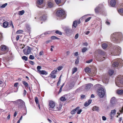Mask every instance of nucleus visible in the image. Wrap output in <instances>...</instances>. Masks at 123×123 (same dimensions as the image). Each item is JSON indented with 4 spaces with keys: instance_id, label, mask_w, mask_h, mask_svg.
<instances>
[{
    "instance_id": "f257e3e1",
    "label": "nucleus",
    "mask_w": 123,
    "mask_h": 123,
    "mask_svg": "<svg viewBox=\"0 0 123 123\" xmlns=\"http://www.w3.org/2000/svg\"><path fill=\"white\" fill-rule=\"evenodd\" d=\"M111 38H112V40L115 42L118 43L123 39V36L121 32H117L115 34H111Z\"/></svg>"
},
{
    "instance_id": "f03ea898",
    "label": "nucleus",
    "mask_w": 123,
    "mask_h": 123,
    "mask_svg": "<svg viewBox=\"0 0 123 123\" xmlns=\"http://www.w3.org/2000/svg\"><path fill=\"white\" fill-rule=\"evenodd\" d=\"M116 85L119 87H123V75H118L115 79Z\"/></svg>"
},
{
    "instance_id": "7ed1b4c3",
    "label": "nucleus",
    "mask_w": 123,
    "mask_h": 123,
    "mask_svg": "<svg viewBox=\"0 0 123 123\" xmlns=\"http://www.w3.org/2000/svg\"><path fill=\"white\" fill-rule=\"evenodd\" d=\"M56 14L57 16L62 19L65 18L66 16L65 11L62 9L58 10Z\"/></svg>"
},
{
    "instance_id": "20e7f679",
    "label": "nucleus",
    "mask_w": 123,
    "mask_h": 123,
    "mask_svg": "<svg viewBox=\"0 0 123 123\" xmlns=\"http://www.w3.org/2000/svg\"><path fill=\"white\" fill-rule=\"evenodd\" d=\"M97 93L99 97L100 98H103L105 96L106 92L104 88H101L100 89L97 90Z\"/></svg>"
},
{
    "instance_id": "39448f33",
    "label": "nucleus",
    "mask_w": 123,
    "mask_h": 123,
    "mask_svg": "<svg viewBox=\"0 0 123 123\" xmlns=\"http://www.w3.org/2000/svg\"><path fill=\"white\" fill-rule=\"evenodd\" d=\"M49 105L50 107L49 108V110H52L51 108L53 109V111H57L59 110V108L55 106V103L52 101H50L49 103Z\"/></svg>"
},
{
    "instance_id": "423d86ee",
    "label": "nucleus",
    "mask_w": 123,
    "mask_h": 123,
    "mask_svg": "<svg viewBox=\"0 0 123 123\" xmlns=\"http://www.w3.org/2000/svg\"><path fill=\"white\" fill-rule=\"evenodd\" d=\"M121 51V48L119 47H117L116 49L113 51L111 54L114 55H119Z\"/></svg>"
},
{
    "instance_id": "0eeeda50",
    "label": "nucleus",
    "mask_w": 123,
    "mask_h": 123,
    "mask_svg": "<svg viewBox=\"0 0 123 123\" xmlns=\"http://www.w3.org/2000/svg\"><path fill=\"white\" fill-rule=\"evenodd\" d=\"M1 50L2 51H3V52L1 53L0 52V54L2 55L8 52V49L7 47L5 45H2L0 46Z\"/></svg>"
},
{
    "instance_id": "6e6552de",
    "label": "nucleus",
    "mask_w": 123,
    "mask_h": 123,
    "mask_svg": "<svg viewBox=\"0 0 123 123\" xmlns=\"http://www.w3.org/2000/svg\"><path fill=\"white\" fill-rule=\"evenodd\" d=\"M23 51L24 54L26 55H27L30 54L31 53V48L29 46H27L23 50Z\"/></svg>"
},
{
    "instance_id": "1a4fd4ad",
    "label": "nucleus",
    "mask_w": 123,
    "mask_h": 123,
    "mask_svg": "<svg viewBox=\"0 0 123 123\" xmlns=\"http://www.w3.org/2000/svg\"><path fill=\"white\" fill-rule=\"evenodd\" d=\"M99 53L101 55L104 56L101 59H100V62H102L105 59V56H106V53L104 51H103L101 50H100L99 51Z\"/></svg>"
},
{
    "instance_id": "9d476101",
    "label": "nucleus",
    "mask_w": 123,
    "mask_h": 123,
    "mask_svg": "<svg viewBox=\"0 0 123 123\" xmlns=\"http://www.w3.org/2000/svg\"><path fill=\"white\" fill-rule=\"evenodd\" d=\"M116 101L115 98L114 97H113L111 100L110 106L111 107L114 106L116 104Z\"/></svg>"
},
{
    "instance_id": "9b49d317",
    "label": "nucleus",
    "mask_w": 123,
    "mask_h": 123,
    "mask_svg": "<svg viewBox=\"0 0 123 123\" xmlns=\"http://www.w3.org/2000/svg\"><path fill=\"white\" fill-rule=\"evenodd\" d=\"M75 84V83L74 82H71L69 83L68 90L71 89L74 86Z\"/></svg>"
},
{
    "instance_id": "f8f14e48",
    "label": "nucleus",
    "mask_w": 123,
    "mask_h": 123,
    "mask_svg": "<svg viewBox=\"0 0 123 123\" xmlns=\"http://www.w3.org/2000/svg\"><path fill=\"white\" fill-rule=\"evenodd\" d=\"M93 86V85L91 84H89L86 85L85 87V88L86 90H88Z\"/></svg>"
},
{
    "instance_id": "ddd939ff",
    "label": "nucleus",
    "mask_w": 123,
    "mask_h": 123,
    "mask_svg": "<svg viewBox=\"0 0 123 123\" xmlns=\"http://www.w3.org/2000/svg\"><path fill=\"white\" fill-rule=\"evenodd\" d=\"M94 87L95 89H97L98 90L100 89L101 88H103L102 87V86L99 84H97L95 85Z\"/></svg>"
},
{
    "instance_id": "4468645a",
    "label": "nucleus",
    "mask_w": 123,
    "mask_h": 123,
    "mask_svg": "<svg viewBox=\"0 0 123 123\" xmlns=\"http://www.w3.org/2000/svg\"><path fill=\"white\" fill-rule=\"evenodd\" d=\"M23 84L25 86V87L26 88H29L30 91H31V89L30 86H29L28 83L25 81H22Z\"/></svg>"
},
{
    "instance_id": "2eb2a0df",
    "label": "nucleus",
    "mask_w": 123,
    "mask_h": 123,
    "mask_svg": "<svg viewBox=\"0 0 123 123\" xmlns=\"http://www.w3.org/2000/svg\"><path fill=\"white\" fill-rule=\"evenodd\" d=\"M12 102L14 103H15L16 104H18L19 106L20 104L21 103L23 102V100L21 99H19L15 101Z\"/></svg>"
},
{
    "instance_id": "dca6fc26",
    "label": "nucleus",
    "mask_w": 123,
    "mask_h": 123,
    "mask_svg": "<svg viewBox=\"0 0 123 123\" xmlns=\"http://www.w3.org/2000/svg\"><path fill=\"white\" fill-rule=\"evenodd\" d=\"M24 107H25V108L26 107L25 105V103L23 100V102L21 103L18 106V108H20Z\"/></svg>"
},
{
    "instance_id": "f3484780",
    "label": "nucleus",
    "mask_w": 123,
    "mask_h": 123,
    "mask_svg": "<svg viewBox=\"0 0 123 123\" xmlns=\"http://www.w3.org/2000/svg\"><path fill=\"white\" fill-rule=\"evenodd\" d=\"M9 23L7 21H5L3 22L2 24L3 27L4 28H6L8 27Z\"/></svg>"
},
{
    "instance_id": "a211bd4d",
    "label": "nucleus",
    "mask_w": 123,
    "mask_h": 123,
    "mask_svg": "<svg viewBox=\"0 0 123 123\" xmlns=\"http://www.w3.org/2000/svg\"><path fill=\"white\" fill-rule=\"evenodd\" d=\"M74 109L76 110V112H77V113L78 114H80L82 111L81 109L80 110V107L79 106L77 107Z\"/></svg>"
},
{
    "instance_id": "6ab92c4d",
    "label": "nucleus",
    "mask_w": 123,
    "mask_h": 123,
    "mask_svg": "<svg viewBox=\"0 0 123 123\" xmlns=\"http://www.w3.org/2000/svg\"><path fill=\"white\" fill-rule=\"evenodd\" d=\"M116 1L115 0H111L110 2V5L112 7H114L116 5Z\"/></svg>"
},
{
    "instance_id": "aec40b11",
    "label": "nucleus",
    "mask_w": 123,
    "mask_h": 123,
    "mask_svg": "<svg viewBox=\"0 0 123 123\" xmlns=\"http://www.w3.org/2000/svg\"><path fill=\"white\" fill-rule=\"evenodd\" d=\"M92 101L91 100H89L88 101L85 102L84 105V106L86 107L88 106L91 103Z\"/></svg>"
},
{
    "instance_id": "412c9836",
    "label": "nucleus",
    "mask_w": 123,
    "mask_h": 123,
    "mask_svg": "<svg viewBox=\"0 0 123 123\" xmlns=\"http://www.w3.org/2000/svg\"><path fill=\"white\" fill-rule=\"evenodd\" d=\"M38 73L40 74H44L45 75H46L48 74L47 72L45 70H40L39 71V72Z\"/></svg>"
},
{
    "instance_id": "4be33fe9",
    "label": "nucleus",
    "mask_w": 123,
    "mask_h": 123,
    "mask_svg": "<svg viewBox=\"0 0 123 123\" xmlns=\"http://www.w3.org/2000/svg\"><path fill=\"white\" fill-rule=\"evenodd\" d=\"M48 5L49 7L51 8L53 6V4L51 1H49L48 2Z\"/></svg>"
},
{
    "instance_id": "5701e85b",
    "label": "nucleus",
    "mask_w": 123,
    "mask_h": 123,
    "mask_svg": "<svg viewBox=\"0 0 123 123\" xmlns=\"http://www.w3.org/2000/svg\"><path fill=\"white\" fill-rule=\"evenodd\" d=\"M119 65L118 62H114L112 65V66L114 67H118Z\"/></svg>"
},
{
    "instance_id": "b1692460",
    "label": "nucleus",
    "mask_w": 123,
    "mask_h": 123,
    "mask_svg": "<svg viewBox=\"0 0 123 123\" xmlns=\"http://www.w3.org/2000/svg\"><path fill=\"white\" fill-rule=\"evenodd\" d=\"M85 71L86 73H90L91 72V69L88 68L86 67L85 69Z\"/></svg>"
},
{
    "instance_id": "393cba45",
    "label": "nucleus",
    "mask_w": 123,
    "mask_h": 123,
    "mask_svg": "<svg viewBox=\"0 0 123 123\" xmlns=\"http://www.w3.org/2000/svg\"><path fill=\"white\" fill-rule=\"evenodd\" d=\"M40 19L43 21H45L46 19V17L44 15H43L40 18Z\"/></svg>"
},
{
    "instance_id": "a878e982",
    "label": "nucleus",
    "mask_w": 123,
    "mask_h": 123,
    "mask_svg": "<svg viewBox=\"0 0 123 123\" xmlns=\"http://www.w3.org/2000/svg\"><path fill=\"white\" fill-rule=\"evenodd\" d=\"M117 93L119 95H122L123 93V90H118L117 91Z\"/></svg>"
},
{
    "instance_id": "bb28decb",
    "label": "nucleus",
    "mask_w": 123,
    "mask_h": 123,
    "mask_svg": "<svg viewBox=\"0 0 123 123\" xmlns=\"http://www.w3.org/2000/svg\"><path fill=\"white\" fill-rule=\"evenodd\" d=\"M114 73V71L113 70L110 69L109 70L108 73L109 75L111 76Z\"/></svg>"
},
{
    "instance_id": "cd10ccee",
    "label": "nucleus",
    "mask_w": 123,
    "mask_h": 123,
    "mask_svg": "<svg viewBox=\"0 0 123 123\" xmlns=\"http://www.w3.org/2000/svg\"><path fill=\"white\" fill-rule=\"evenodd\" d=\"M109 80V78L105 77L103 79V81L104 82H105V83H107L108 82Z\"/></svg>"
},
{
    "instance_id": "c85d7f7f",
    "label": "nucleus",
    "mask_w": 123,
    "mask_h": 123,
    "mask_svg": "<svg viewBox=\"0 0 123 123\" xmlns=\"http://www.w3.org/2000/svg\"><path fill=\"white\" fill-rule=\"evenodd\" d=\"M77 25V22L76 21H74L73 22L72 25L73 27H74V28H76Z\"/></svg>"
},
{
    "instance_id": "c756f323",
    "label": "nucleus",
    "mask_w": 123,
    "mask_h": 123,
    "mask_svg": "<svg viewBox=\"0 0 123 123\" xmlns=\"http://www.w3.org/2000/svg\"><path fill=\"white\" fill-rule=\"evenodd\" d=\"M118 12L120 15H123V8L119 9L118 11Z\"/></svg>"
},
{
    "instance_id": "7c9ffc66",
    "label": "nucleus",
    "mask_w": 123,
    "mask_h": 123,
    "mask_svg": "<svg viewBox=\"0 0 123 123\" xmlns=\"http://www.w3.org/2000/svg\"><path fill=\"white\" fill-rule=\"evenodd\" d=\"M92 110L93 111H98L99 110V108L96 106H95L93 107Z\"/></svg>"
},
{
    "instance_id": "2f4dec72",
    "label": "nucleus",
    "mask_w": 123,
    "mask_h": 123,
    "mask_svg": "<svg viewBox=\"0 0 123 123\" xmlns=\"http://www.w3.org/2000/svg\"><path fill=\"white\" fill-rule=\"evenodd\" d=\"M5 20L4 19V17H1L0 18V23L1 25L2 24V23L5 21Z\"/></svg>"
},
{
    "instance_id": "473e14b6",
    "label": "nucleus",
    "mask_w": 123,
    "mask_h": 123,
    "mask_svg": "<svg viewBox=\"0 0 123 123\" xmlns=\"http://www.w3.org/2000/svg\"><path fill=\"white\" fill-rule=\"evenodd\" d=\"M65 31L67 34H68L70 33L71 30L69 28H66L65 29Z\"/></svg>"
},
{
    "instance_id": "72a5a7b5",
    "label": "nucleus",
    "mask_w": 123,
    "mask_h": 123,
    "mask_svg": "<svg viewBox=\"0 0 123 123\" xmlns=\"http://www.w3.org/2000/svg\"><path fill=\"white\" fill-rule=\"evenodd\" d=\"M77 69L76 68L74 67L72 69V74H74L77 71Z\"/></svg>"
},
{
    "instance_id": "f704fd0d",
    "label": "nucleus",
    "mask_w": 123,
    "mask_h": 123,
    "mask_svg": "<svg viewBox=\"0 0 123 123\" xmlns=\"http://www.w3.org/2000/svg\"><path fill=\"white\" fill-rule=\"evenodd\" d=\"M102 46L103 48L105 49L107 47V45L106 43H104L102 44Z\"/></svg>"
},
{
    "instance_id": "c9c22d12",
    "label": "nucleus",
    "mask_w": 123,
    "mask_h": 123,
    "mask_svg": "<svg viewBox=\"0 0 123 123\" xmlns=\"http://www.w3.org/2000/svg\"><path fill=\"white\" fill-rule=\"evenodd\" d=\"M51 40H55V39H59L60 38L58 37H57L55 36H52L51 37Z\"/></svg>"
},
{
    "instance_id": "e433bc0d",
    "label": "nucleus",
    "mask_w": 123,
    "mask_h": 123,
    "mask_svg": "<svg viewBox=\"0 0 123 123\" xmlns=\"http://www.w3.org/2000/svg\"><path fill=\"white\" fill-rule=\"evenodd\" d=\"M18 83H17V82L15 83L14 84V87H16V88L17 89V90L16 91H14V92H17L18 91Z\"/></svg>"
},
{
    "instance_id": "4c0bfd02",
    "label": "nucleus",
    "mask_w": 123,
    "mask_h": 123,
    "mask_svg": "<svg viewBox=\"0 0 123 123\" xmlns=\"http://www.w3.org/2000/svg\"><path fill=\"white\" fill-rule=\"evenodd\" d=\"M43 2V0H38L37 1V4L39 5H41Z\"/></svg>"
},
{
    "instance_id": "58836bf2",
    "label": "nucleus",
    "mask_w": 123,
    "mask_h": 123,
    "mask_svg": "<svg viewBox=\"0 0 123 123\" xmlns=\"http://www.w3.org/2000/svg\"><path fill=\"white\" fill-rule=\"evenodd\" d=\"M116 111L115 110H111V112L110 113L115 115L116 114Z\"/></svg>"
},
{
    "instance_id": "ea45409f",
    "label": "nucleus",
    "mask_w": 123,
    "mask_h": 123,
    "mask_svg": "<svg viewBox=\"0 0 123 123\" xmlns=\"http://www.w3.org/2000/svg\"><path fill=\"white\" fill-rule=\"evenodd\" d=\"M23 32V31L22 30H18L16 32V33L17 34L21 33Z\"/></svg>"
},
{
    "instance_id": "a19ab883",
    "label": "nucleus",
    "mask_w": 123,
    "mask_h": 123,
    "mask_svg": "<svg viewBox=\"0 0 123 123\" xmlns=\"http://www.w3.org/2000/svg\"><path fill=\"white\" fill-rule=\"evenodd\" d=\"M87 50V49L86 48V47H84L82 49V53H84Z\"/></svg>"
},
{
    "instance_id": "79ce46f5",
    "label": "nucleus",
    "mask_w": 123,
    "mask_h": 123,
    "mask_svg": "<svg viewBox=\"0 0 123 123\" xmlns=\"http://www.w3.org/2000/svg\"><path fill=\"white\" fill-rule=\"evenodd\" d=\"M25 12V11L24 10H22L21 11H19L18 13V14L20 15H23Z\"/></svg>"
},
{
    "instance_id": "37998d69",
    "label": "nucleus",
    "mask_w": 123,
    "mask_h": 123,
    "mask_svg": "<svg viewBox=\"0 0 123 123\" xmlns=\"http://www.w3.org/2000/svg\"><path fill=\"white\" fill-rule=\"evenodd\" d=\"M55 33L56 34H57L60 35H61L62 34V33L60 31H58V30L56 31L55 32Z\"/></svg>"
},
{
    "instance_id": "c03bdc74",
    "label": "nucleus",
    "mask_w": 123,
    "mask_h": 123,
    "mask_svg": "<svg viewBox=\"0 0 123 123\" xmlns=\"http://www.w3.org/2000/svg\"><path fill=\"white\" fill-rule=\"evenodd\" d=\"M55 1L57 4H59L61 2V0H55Z\"/></svg>"
},
{
    "instance_id": "a18cd8bd",
    "label": "nucleus",
    "mask_w": 123,
    "mask_h": 123,
    "mask_svg": "<svg viewBox=\"0 0 123 123\" xmlns=\"http://www.w3.org/2000/svg\"><path fill=\"white\" fill-rule=\"evenodd\" d=\"M60 100L61 101H65L66 100V99L64 97H61L60 98Z\"/></svg>"
},
{
    "instance_id": "49530a36",
    "label": "nucleus",
    "mask_w": 123,
    "mask_h": 123,
    "mask_svg": "<svg viewBox=\"0 0 123 123\" xmlns=\"http://www.w3.org/2000/svg\"><path fill=\"white\" fill-rule=\"evenodd\" d=\"M57 71V69H55L52 72L51 74H54Z\"/></svg>"
},
{
    "instance_id": "de8ad7c7",
    "label": "nucleus",
    "mask_w": 123,
    "mask_h": 123,
    "mask_svg": "<svg viewBox=\"0 0 123 123\" xmlns=\"http://www.w3.org/2000/svg\"><path fill=\"white\" fill-rule=\"evenodd\" d=\"M76 113V110L74 109L71 111L70 113L72 114H74Z\"/></svg>"
},
{
    "instance_id": "09e8293b",
    "label": "nucleus",
    "mask_w": 123,
    "mask_h": 123,
    "mask_svg": "<svg viewBox=\"0 0 123 123\" xmlns=\"http://www.w3.org/2000/svg\"><path fill=\"white\" fill-rule=\"evenodd\" d=\"M99 7H97L95 9V12L96 13H98L99 12Z\"/></svg>"
},
{
    "instance_id": "8fccbe9b",
    "label": "nucleus",
    "mask_w": 123,
    "mask_h": 123,
    "mask_svg": "<svg viewBox=\"0 0 123 123\" xmlns=\"http://www.w3.org/2000/svg\"><path fill=\"white\" fill-rule=\"evenodd\" d=\"M22 59L23 60H25V61H27V60L28 58L27 57L25 56H23L22 57Z\"/></svg>"
},
{
    "instance_id": "3c124183",
    "label": "nucleus",
    "mask_w": 123,
    "mask_h": 123,
    "mask_svg": "<svg viewBox=\"0 0 123 123\" xmlns=\"http://www.w3.org/2000/svg\"><path fill=\"white\" fill-rule=\"evenodd\" d=\"M7 5V3H5L3 4L2 5L0 6L1 8H4Z\"/></svg>"
},
{
    "instance_id": "603ef678",
    "label": "nucleus",
    "mask_w": 123,
    "mask_h": 123,
    "mask_svg": "<svg viewBox=\"0 0 123 123\" xmlns=\"http://www.w3.org/2000/svg\"><path fill=\"white\" fill-rule=\"evenodd\" d=\"M35 101L36 103L37 104H38V98L36 97H35Z\"/></svg>"
},
{
    "instance_id": "864d4df0",
    "label": "nucleus",
    "mask_w": 123,
    "mask_h": 123,
    "mask_svg": "<svg viewBox=\"0 0 123 123\" xmlns=\"http://www.w3.org/2000/svg\"><path fill=\"white\" fill-rule=\"evenodd\" d=\"M80 97L81 99H83L86 98L85 95H80Z\"/></svg>"
},
{
    "instance_id": "5fc2aeb1",
    "label": "nucleus",
    "mask_w": 123,
    "mask_h": 123,
    "mask_svg": "<svg viewBox=\"0 0 123 123\" xmlns=\"http://www.w3.org/2000/svg\"><path fill=\"white\" fill-rule=\"evenodd\" d=\"M13 58L11 56L8 57V60H7L6 61H12V60L13 59Z\"/></svg>"
},
{
    "instance_id": "6e6d98bb",
    "label": "nucleus",
    "mask_w": 123,
    "mask_h": 123,
    "mask_svg": "<svg viewBox=\"0 0 123 123\" xmlns=\"http://www.w3.org/2000/svg\"><path fill=\"white\" fill-rule=\"evenodd\" d=\"M63 67L62 66H60L57 68V69L58 71H60L63 68Z\"/></svg>"
},
{
    "instance_id": "4d7b16f0",
    "label": "nucleus",
    "mask_w": 123,
    "mask_h": 123,
    "mask_svg": "<svg viewBox=\"0 0 123 123\" xmlns=\"http://www.w3.org/2000/svg\"><path fill=\"white\" fill-rule=\"evenodd\" d=\"M41 66H38L37 67V70L38 72H39V71L41 69Z\"/></svg>"
},
{
    "instance_id": "13d9d810",
    "label": "nucleus",
    "mask_w": 123,
    "mask_h": 123,
    "mask_svg": "<svg viewBox=\"0 0 123 123\" xmlns=\"http://www.w3.org/2000/svg\"><path fill=\"white\" fill-rule=\"evenodd\" d=\"M91 18V17H90L88 18H87L85 20V22H88V21H89L90 20V19Z\"/></svg>"
},
{
    "instance_id": "bf43d9fd",
    "label": "nucleus",
    "mask_w": 123,
    "mask_h": 123,
    "mask_svg": "<svg viewBox=\"0 0 123 123\" xmlns=\"http://www.w3.org/2000/svg\"><path fill=\"white\" fill-rule=\"evenodd\" d=\"M29 58L30 59L33 60L34 59V57L32 55H30L29 56Z\"/></svg>"
},
{
    "instance_id": "052dcab7",
    "label": "nucleus",
    "mask_w": 123,
    "mask_h": 123,
    "mask_svg": "<svg viewBox=\"0 0 123 123\" xmlns=\"http://www.w3.org/2000/svg\"><path fill=\"white\" fill-rule=\"evenodd\" d=\"M116 61H117V62H122V59L120 58H117L116 59Z\"/></svg>"
},
{
    "instance_id": "680f3d73",
    "label": "nucleus",
    "mask_w": 123,
    "mask_h": 123,
    "mask_svg": "<svg viewBox=\"0 0 123 123\" xmlns=\"http://www.w3.org/2000/svg\"><path fill=\"white\" fill-rule=\"evenodd\" d=\"M25 110L26 111V112L25 113H23V115L24 116L26 115L27 114V110L26 107H25Z\"/></svg>"
},
{
    "instance_id": "e2e57ef3",
    "label": "nucleus",
    "mask_w": 123,
    "mask_h": 123,
    "mask_svg": "<svg viewBox=\"0 0 123 123\" xmlns=\"http://www.w3.org/2000/svg\"><path fill=\"white\" fill-rule=\"evenodd\" d=\"M27 31L29 33H30L31 32V30L30 28L29 27L27 29Z\"/></svg>"
},
{
    "instance_id": "0e129e2a",
    "label": "nucleus",
    "mask_w": 123,
    "mask_h": 123,
    "mask_svg": "<svg viewBox=\"0 0 123 123\" xmlns=\"http://www.w3.org/2000/svg\"><path fill=\"white\" fill-rule=\"evenodd\" d=\"M114 116V115H113L110 113V118L111 119H112Z\"/></svg>"
},
{
    "instance_id": "69168bd1",
    "label": "nucleus",
    "mask_w": 123,
    "mask_h": 123,
    "mask_svg": "<svg viewBox=\"0 0 123 123\" xmlns=\"http://www.w3.org/2000/svg\"><path fill=\"white\" fill-rule=\"evenodd\" d=\"M78 36H79V34H78V33H77V34L75 35V39H77L78 37Z\"/></svg>"
},
{
    "instance_id": "338daca9",
    "label": "nucleus",
    "mask_w": 123,
    "mask_h": 123,
    "mask_svg": "<svg viewBox=\"0 0 123 123\" xmlns=\"http://www.w3.org/2000/svg\"><path fill=\"white\" fill-rule=\"evenodd\" d=\"M119 111L121 113H123V107L119 110Z\"/></svg>"
},
{
    "instance_id": "774afa93",
    "label": "nucleus",
    "mask_w": 123,
    "mask_h": 123,
    "mask_svg": "<svg viewBox=\"0 0 123 123\" xmlns=\"http://www.w3.org/2000/svg\"><path fill=\"white\" fill-rule=\"evenodd\" d=\"M74 55L75 56H77L78 55V52H76L74 53Z\"/></svg>"
}]
</instances>
